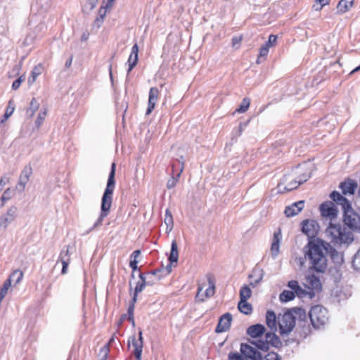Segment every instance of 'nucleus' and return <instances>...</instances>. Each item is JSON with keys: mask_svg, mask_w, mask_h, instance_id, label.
I'll list each match as a JSON object with an SVG mask.
<instances>
[{"mask_svg": "<svg viewBox=\"0 0 360 360\" xmlns=\"http://www.w3.org/2000/svg\"><path fill=\"white\" fill-rule=\"evenodd\" d=\"M304 252L305 258L309 260V269L318 273H324L327 269V259L324 252L330 255L331 260L336 264H341L344 261L341 252L321 239H314L307 243Z\"/></svg>", "mask_w": 360, "mask_h": 360, "instance_id": "obj_1", "label": "nucleus"}, {"mask_svg": "<svg viewBox=\"0 0 360 360\" xmlns=\"http://www.w3.org/2000/svg\"><path fill=\"white\" fill-rule=\"evenodd\" d=\"M115 168L116 165H111L108 175L107 186L101 198V213L91 228L86 231L87 233L102 226L103 219L109 214L112 202V195L115 187Z\"/></svg>", "mask_w": 360, "mask_h": 360, "instance_id": "obj_2", "label": "nucleus"}, {"mask_svg": "<svg viewBox=\"0 0 360 360\" xmlns=\"http://www.w3.org/2000/svg\"><path fill=\"white\" fill-rule=\"evenodd\" d=\"M326 232L328 236H330L331 243L335 245H341L344 244L348 245L354 240L352 233L339 224H335L330 222Z\"/></svg>", "mask_w": 360, "mask_h": 360, "instance_id": "obj_3", "label": "nucleus"}, {"mask_svg": "<svg viewBox=\"0 0 360 360\" xmlns=\"http://www.w3.org/2000/svg\"><path fill=\"white\" fill-rule=\"evenodd\" d=\"M309 317L314 328L319 329L324 326L328 321V310L321 305L312 307L309 312Z\"/></svg>", "mask_w": 360, "mask_h": 360, "instance_id": "obj_4", "label": "nucleus"}, {"mask_svg": "<svg viewBox=\"0 0 360 360\" xmlns=\"http://www.w3.org/2000/svg\"><path fill=\"white\" fill-rule=\"evenodd\" d=\"M345 224L354 231L360 233V215L351 207L344 212Z\"/></svg>", "mask_w": 360, "mask_h": 360, "instance_id": "obj_5", "label": "nucleus"}, {"mask_svg": "<svg viewBox=\"0 0 360 360\" xmlns=\"http://www.w3.org/2000/svg\"><path fill=\"white\" fill-rule=\"evenodd\" d=\"M279 330L281 335L290 333L295 326V317L292 316V312L289 310L284 313L282 318L279 320Z\"/></svg>", "mask_w": 360, "mask_h": 360, "instance_id": "obj_6", "label": "nucleus"}, {"mask_svg": "<svg viewBox=\"0 0 360 360\" xmlns=\"http://www.w3.org/2000/svg\"><path fill=\"white\" fill-rule=\"evenodd\" d=\"M319 228L318 222L314 219H305L302 222V231L308 236V243L314 239H320L316 237Z\"/></svg>", "mask_w": 360, "mask_h": 360, "instance_id": "obj_7", "label": "nucleus"}, {"mask_svg": "<svg viewBox=\"0 0 360 360\" xmlns=\"http://www.w3.org/2000/svg\"><path fill=\"white\" fill-rule=\"evenodd\" d=\"M240 355L245 359L263 360L262 354L255 347L247 343L240 344Z\"/></svg>", "mask_w": 360, "mask_h": 360, "instance_id": "obj_8", "label": "nucleus"}, {"mask_svg": "<svg viewBox=\"0 0 360 360\" xmlns=\"http://www.w3.org/2000/svg\"><path fill=\"white\" fill-rule=\"evenodd\" d=\"M320 212L322 217H328L330 221L338 216V209L331 201H326L321 204Z\"/></svg>", "mask_w": 360, "mask_h": 360, "instance_id": "obj_9", "label": "nucleus"}, {"mask_svg": "<svg viewBox=\"0 0 360 360\" xmlns=\"http://www.w3.org/2000/svg\"><path fill=\"white\" fill-rule=\"evenodd\" d=\"M32 174V168L30 165H26L22 170L19 176L18 182L15 187V189L18 190L20 193L24 191L25 186L28 182Z\"/></svg>", "mask_w": 360, "mask_h": 360, "instance_id": "obj_10", "label": "nucleus"}, {"mask_svg": "<svg viewBox=\"0 0 360 360\" xmlns=\"http://www.w3.org/2000/svg\"><path fill=\"white\" fill-rule=\"evenodd\" d=\"M18 209L15 206H11L5 214L0 217V226L6 229L13 222L17 216Z\"/></svg>", "mask_w": 360, "mask_h": 360, "instance_id": "obj_11", "label": "nucleus"}, {"mask_svg": "<svg viewBox=\"0 0 360 360\" xmlns=\"http://www.w3.org/2000/svg\"><path fill=\"white\" fill-rule=\"evenodd\" d=\"M231 321L232 315L230 313L227 312L223 314L219 320L215 332L221 333L228 330L231 327Z\"/></svg>", "mask_w": 360, "mask_h": 360, "instance_id": "obj_12", "label": "nucleus"}, {"mask_svg": "<svg viewBox=\"0 0 360 360\" xmlns=\"http://www.w3.org/2000/svg\"><path fill=\"white\" fill-rule=\"evenodd\" d=\"M131 343L134 349L133 351L134 355H141L143 347V338L142 330L139 329V338L136 339L135 335H132L129 339V345Z\"/></svg>", "mask_w": 360, "mask_h": 360, "instance_id": "obj_13", "label": "nucleus"}, {"mask_svg": "<svg viewBox=\"0 0 360 360\" xmlns=\"http://www.w3.org/2000/svg\"><path fill=\"white\" fill-rule=\"evenodd\" d=\"M357 186V183L354 180L347 179L340 183L339 188L344 195H353Z\"/></svg>", "mask_w": 360, "mask_h": 360, "instance_id": "obj_14", "label": "nucleus"}, {"mask_svg": "<svg viewBox=\"0 0 360 360\" xmlns=\"http://www.w3.org/2000/svg\"><path fill=\"white\" fill-rule=\"evenodd\" d=\"M304 201L300 200L287 206L284 213L287 217H292L300 213L304 208Z\"/></svg>", "mask_w": 360, "mask_h": 360, "instance_id": "obj_15", "label": "nucleus"}, {"mask_svg": "<svg viewBox=\"0 0 360 360\" xmlns=\"http://www.w3.org/2000/svg\"><path fill=\"white\" fill-rule=\"evenodd\" d=\"M330 198L338 205L342 206L343 212H345L346 210L349 208H351L352 207L350 202L345 197L342 195L339 192L336 191H333L330 194Z\"/></svg>", "mask_w": 360, "mask_h": 360, "instance_id": "obj_16", "label": "nucleus"}, {"mask_svg": "<svg viewBox=\"0 0 360 360\" xmlns=\"http://www.w3.org/2000/svg\"><path fill=\"white\" fill-rule=\"evenodd\" d=\"M159 90L157 87H151L149 91L148 105L146 115H150L155 108V104L158 100Z\"/></svg>", "mask_w": 360, "mask_h": 360, "instance_id": "obj_17", "label": "nucleus"}, {"mask_svg": "<svg viewBox=\"0 0 360 360\" xmlns=\"http://www.w3.org/2000/svg\"><path fill=\"white\" fill-rule=\"evenodd\" d=\"M59 261L61 262V264L63 265L61 274H65L68 271V265L70 262V254H69V247H64L61 250L60 255H59L58 262Z\"/></svg>", "mask_w": 360, "mask_h": 360, "instance_id": "obj_18", "label": "nucleus"}, {"mask_svg": "<svg viewBox=\"0 0 360 360\" xmlns=\"http://www.w3.org/2000/svg\"><path fill=\"white\" fill-rule=\"evenodd\" d=\"M281 239V229L279 228L274 233V237L272 239L271 253L273 257H277L279 253V247Z\"/></svg>", "mask_w": 360, "mask_h": 360, "instance_id": "obj_19", "label": "nucleus"}, {"mask_svg": "<svg viewBox=\"0 0 360 360\" xmlns=\"http://www.w3.org/2000/svg\"><path fill=\"white\" fill-rule=\"evenodd\" d=\"M265 330L266 328L264 325L257 323L252 325L247 328V334L252 338H257L262 337Z\"/></svg>", "mask_w": 360, "mask_h": 360, "instance_id": "obj_20", "label": "nucleus"}, {"mask_svg": "<svg viewBox=\"0 0 360 360\" xmlns=\"http://www.w3.org/2000/svg\"><path fill=\"white\" fill-rule=\"evenodd\" d=\"M162 272V269H157L144 274V278L148 281V285H152L160 281L163 277Z\"/></svg>", "mask_w": 360, "mask_h": 360, "instance_id": "obj_21", "label": "nucleus"}, {"mask_svg": "<svg viewBox=\"0 0 360 360\" xmlns=\"http://www.w3.org/2000/svg\"><path fill=\"white\" fill-rule=\"evenodd\" d=\"M264 274V273L262 269L257 266L255 267L248 276L249 278H255L250 282V285L252 288L256 287L262 281Z\"/></svg>", "mask_w": 360, "mask_h": 360, "instance_id": "obj_22", "label": "nucleus"}, {"mask_svg": "<svg viewBox=\"0 0 360 360\" xmlns=\"http://www.w3.org/2000/svg\"><path fill=\"white\" fill-rule=\"evenodd\" d=\"M138 53L139 46L138 44L136 43L131 48V51L127 60V63L129 65V68L127 70L128 73L130 72L137 64Z\"/></svg>", "mask_w": 360, "mask_h": 360, "instance_id": "obj_23", "label": "nucleus"}, {"mask_svg": "<svg viewBox=\"0 0 360 360\" xmlns=\"http://www.w3.org/2000/svg\"><path fill=\"white\" fill-rule=\"evenodd\" d=\"M307 283L309 285V288L315 290L316 292H319L322 290V285L320 279L315 275H309L306 278Z\"/></svg>", "mask_w": 360, "mask_h": 360, "instance_id": "obj_24", "label": "nucleus"}, {"mask_svg": "<svg viewBox=\"0 0 360 360\" xmlns=\"http://www.w3.org/2000/svg\"><path fill=\"white\" fill-rule=\"evenodd\" d=\"M265 339L268 342V345H270L274 347H279L281 346V341L278 335H276L274 332H268L265 334Z\"/></svg>", "mask_w": 360, "mask_h": 360, "instance_id": "obj_25", "label": "nucleus"}, {"mask_svg": "<svg viewBox=\"0 0 360 360\" xmlns=\"http://www.w3.org/2000/svg\"><path fill=\"white\" fill-rule=\"evenodd\" d=\"M266 323L273 331L276 330V316L274 311L268 310L266 314Z\"/></svg>", "mask_w": 360, "mask_h": 360, "instance_id": "obj_26", "label": "nucleus"}, {"mask_svg": "<svg viewBox=\"0 0 360 360\" xmlns=\"http://www.w3.org/2000/svg\"><path fill=\"white\" fill-rule=\"evenodd\" d=\"M354 0H340L337 6L338 13L342 14L350 10L354 5Z\"/></svg>", "mask_w": 360, "mask_h": 360, "instance_id": "obj_27", "label": "nucleus"}, {"mask_svg": "<svg viewBox=\"0 0 360 360\" xmlns=\"http://www.w3.org/2000/svg\"><path fill=\"white\" fill-rule=\"evenodd\" d=\"M179 259V251L177 243L175 240L172 242L170 255L168 257L169 262L172 264H177Z\"/></svg>", "mask_w": 360, "mask_h": 360, "instance_id": "obj_28", "label": "nucleus"}, {"mask_svg": "<svg viewBox=\"0 0 360 360\" xmlns=\"http://www.w3.org/2000/svg\"><path fill=\"white\" fill-rule=\"evenodd\" d=\"M299 186L297 181L295 179L290 181L287 186H283L282 184L278 185V192L279 193H284L288 191H291Z\"/></svg>", "mask_w": 360, "mask_h": 360, "instance_id": "obj_29", "label": "nucleus"}, {"mask_svg": "<svg viewBox=\"0 0 360 360\" xmlns=\"http://www.w3.org/2000/svg\"><path fill=\"white\" fill-rule=\"evenodd\" d=\"M292 312V316L295 317V321L298 319L301 321H305L307 319L306 311L301 307H295L289 310Z\"/></svg>", "mask_w": 360, "mask_h": 360, "instance_id": "obj_30", "label": "nucleus"}, {"mask_svg": "<svg viewBox=\"0 0 360 360\" xmlns=\"http://www.w3.org/2000/svg\"><path fill=\"white\" fill-rule=\"evenodd\" d=\"M41 70L42 66L40 64L34 67L27 79L30 86L32 85L36 81L37 77L41 74Z\"/></svg>", "mask_w": 360, "mask_h": 360, "instance_id": "obj_31", "label": "nucleus"}, {"mask_svg": "<svg viewBox=\"0 0 360 360\" xmlns=\"http://www.w3.org/2000/svg\"><path fill=\"white\" fill-rule=\"evenodd\" d=\"M238 309L245 315H249L252 311V307L251 304L247 302V300H240L238 304Z\"/></svg>", "mask_w": 360, "mask_h": 360, "instance_id": "obj_32", "label": "nucleus"}, {"mask_svg": "<svg viewBox=\"0 0 360 360\" xmlns=\"http://www.w3.org/2000/svg\"><path fill=\"white\" fill-rule=\"evenodd\" d=\"M249 342L251 345H254L255 347L257 350L260 349L262 351L266 352L269 349L266 339H265V340H249Z\"/></svg>", "mask_w": 360, "mask_h": 360, "instance_id": "obj_33", "label": "nucleus"}, {"mask_svg": "<svg viewBox=\"0 0 360 360\" xmlns=\"http://www.w3.org/2000/svg\"><path fill=\"white\" fill-rule=\"evenodd\" d=\"M15 190L8 188L0 198V207L4 206L6 202L9 200L14 195Z\"/></svg>", "mask_w": 360, "mask_h": 360, "instance_id": "obj_34", "label": "nucleus"}, {"mask_svg": "<svg viewBox=\"0 0 360 360\" xmlns=\"http://www.w3.org/2000/svg\"><path fill=\"white\" fill-rule=\"evenodd\" d=\"M240 300H248L252 295V290L250 287L245 284L240 290Z\"/></svg>", "mask_w": 360, "mask_h": 360, "instance_id": "obj_35", "label": "nucleus"}, {"mask_svg": "<svg viewBox=\"0 0 360 360\" xmlns=\"http://www.w3.org/2000/svg\"><path fill=\"white\" fill-rule=\"evenodd\" d=\"M295 297V293L293 291L285 290L279 296V299L282 302H288L294 300Z\"/></svg>", "mask_w": 360, "mask_h": 360, "instance_id": "obj_36", "label": "nucleus"}, {"mask_svg": "<svg viewBox=\"0 0 360 360\" xmlns=\"http://www.w3.org/2000/svg\"><path fill=\"white\" fill-rule=\"evenodd\" d=\"M139 278L140 281H139L136 283V285L134 289V292L136 293H139L143 291L145 286L148 285V281L144 278V274L140 273L139 274Z\"/></svg>", "mask_w": 360, "mask_h": 360, "instance_id": "obj_37", "label": "nucleus"}, {"mask_svg": "<svg viewBox=\"0 0 360 360\" xmlns=\"http://www.w3.org/2000/svg\"><path fill=\"white\" fill-rule=\"evenodd\" d=\"M23 277V273L22 271L17 269L15 270L9 276L8 279H11V282H14L15 285L18 284Z\"/></svg>", "mask_w": 360, "mask_h": 360, "instance_id": "obj_38", "label": "nucleus"}, {"mask_svg": "<svg viewBox=\"0 0 360 360\" xmlns=\"http://www.w3.org/2000/svg\"><path fill=\"white\" fill-rule=\"evenodd\" d=\"M269 49L264 45H262L260 47L259 53V55H258L257 59V63L259 64L262 61L265 60L266 57L267 56V55L269 53Z\"/></svg>", "mask_w": 360, "mask_h": 360, "instance_id": "obj_39", "label": "nucleus"}, {"mask_svg": "<svg viewBox=\"0 0 360 360\" xmlns=\"http://www.w3.org/2000/svg\"><path fill=\"white\" fill-rule=\"evenodd\" d=\"M39 104L35 98H33L30 102V107L27 110V114L32 117L34 112L38 110Z\"/></svg>", "mask_w": 360, "mask_h": 360, "instance_id": "obj_40", "label": "nucleus"}, {"mask_svg": "<svg viewBox=\"0 0 360 360\" xmlns=\"http://www.w3.org/2000/svg\"><path fill=\"white\" fill-rule=\"evenodd\" d=\"M183 169H184V163L182 162L181 168L180 169V172L176 174V177L172 176V178L168 179V181L167 182V188L168 189H172L176 185V183L178 182V179L180 176L181 173L182 172Z\"/></svg>", "mask_w": 360, "mask_h": 360, "instance_id": "obj_41", "label": "nucleus"}, {"mask_svg": "<svg viewBox=\"0 0 360 360\" xmlns=\"http://www.w3.org/2000/svg\"><path fill=\"white\" fill-rule=\"evenodd\" d=\"M98 1V0H87L86 3L84 5L82 8L83 12L89 13V12L93 11L96 6Z\"/></svg>", "mask_w": 360, "mask_h": 360, "instance_id": "obj_42", "label": "nucleus"}, {"mask_svg": "<svg viewBox=\"0 0 360 360\" xmlns=\"http://www.w3.org/2000/svg\"><path fill=\"white\" fill-rule=\"evenodd\" d=\"M250 104V100L248 98H244L239 105V107L236 110V112H245L248 110Z\"/></svg>", "mask_w": 360, "mask_h": 360, "instance_id": "obj_43", "label": "nucleus"}, {"mask_svg": "<svg viewBox=\"0 0 360 360\" xmlns=\"http://www.w3.org/2000/svg\"><path fill=\"white\" fill-rule=\"evenodd\" d=\"M11 283L12 282L11 281V279H8V278L4 281V285L0 290V297H4V298L5 297V296L6 295V294L8 292L9 288L11 285Z\"/></svg>", "mask_w": 360, "mask_h": 360, "instance_id": "obj_44", "label": "nucleus"}, {"mask_svg": "<svg viewBox=\"0 0 360 360\" xmlns=\"http://www.w3.org/2000/svg\"><path fill=\"white\" fill-rule=\"evenodd\" d=\"M14 104L12 101H10L8 102V106L6 110V112L4 115V118L1 121V122H4L5 120H6L13 112L14 111Z\"/></svg>", "mask_w": 360, "mask_h": 360, "instance_id": "obj_45", "label": "nucleus"}, {"mask_svg": "<svg viewBox=\"0 0 360 360\" xmlns=\"http://www.w3.org/2000/svg\"><path fill=\"white\" fill-rule=\"evenodd\" d=\"M352 266L355 269H360V248L353 257Z\"/></svg>", "mask_w": 360, "mask_h": 360, "instance_id": "obj_46", "label": "nucleus"}, {"mask_svg": "<svg viewBox=\"0 0 360 360\" xmlns=\"http://www.w3.org/2000/svg\"><path fill=\"white\" fill-rule=\"evenodd\" d=\"M109 352L110 349L108 348V345H104L103 347H102L99 352V360H107Z\"/></svg>", "mask_w": 360, "mask_h": 360, "instance_id": "obj_47", "label": "nucleus"}, {"mask_svg": "<svg viewBox=\"0 0 360 360\" xmlns=\"http://www.w3.org/2000/svg\"><path fill=\"white\" fill-rule=\"evenodd\" d=\"M164 221L167 226V231L170 232L174 227L173 217L165 216Z\"/></svg>", "mask_w": 360, "mask_h": 360, "instance_id": "obj_48", "label": "nucleus"}, {"mask_svg": "<svg viewBox=\"0 0 360 360\" xmlns=\"http://www.w3.org/2000/svg\"><path fill=\"white\" fill-rule=\"evenodd\" d=\"M277 40V36L274 34H270L269 37V39L267 41L265 42L264 46H266L267 48H270L275 45Z\"/></svg>", "mask_w": 360, "mask_h": 360, "instance_id": "obj_49", "label": "nucleus"}, {"mask_svg": "<svg viewBox=\"0 0 360 360\" xmlns=\"http://www.w3.org/2000/svg\"><path fill=\"white\" fill-rule=\"evenodd\" d=\"M263 360H281V357L277 353L271 352L266 354Z\"/></svg>", "mask_w": 360, "mask_h": 360, "instance_id": "obj_50", "label": "nucleus"}, {"mask_svg": "<svg viewBox=\"0 0 360 360\" xmlns=\"http://www.w3.org/2000/svg\"><path fill=\"white\" fill-rule=\"evenodd\" d=\"M288 287L292 290L291 291H293L295 293L300 286L297 281L292 280L288 281Z\"/></svg>", "mask_w": 360, "mask_h": 360, "instance_id": "obj_51", "label": "nucleus"}, {"mask_svg": "<svg viewBox=\"0 0 360 360\" xmlns=\"http://www.w3.org/2000/svg\"><path fill=\"white\" fill-rule=\"evenodd\" d=\"M206 277L209 284V288H212L215 289V278L213 274L209 273L206 275Z\"/></svg>", "mask_w": 360, "mask_h": 360, "instance_id": "obj_52", "label": "nucleus"}, {"mask_svg": "<svg viewBox=\"0 0 360 360\" xmlns=\"http://www.w3.org/2000/svg\"><path fill=\"white\" fill-rule=\"evenodd\" d=\"M25 80V78H24V76L22 75L20 76V77H18L16 80H15L13 82V84H12V89L13 90H16L18 89L21 83Z\"/></svg>", "mask_w": 360, "mask_h": 360, "instance_id": "obj_53", "label": "nucleus"}, {"mask_svg": "<svg viewBox=\"0 0 360 360\" xmlns=\"http://www.w3.org/2000/svg\"><path fill=\"white\" fill-rule=\"evenodd\" d=\"M46 115V112H40L38 115L37 119L36 120V125L39 127L41 126V123L44 120Z\"/></svg>", "mask_w": 360, "mask_h": 360, "instance_id": "obj_54", "label": "nucleus"}, {"mask_svg": "<svg viewBox=\"0 0 360 360\" xmlns=\"http://www.w3.org/2000/svg\"><path fill=\"white\" fill-rule=\"evenodd\" d=\"M307 290L303 289L302 287H300L295 292V295H297L300 298H305L307 297Z\"/></svg>", "mask_w": 360, "mask_h": 360, "instance_id": "obj_55", "label": "nucleus"}, {"mask_svg": "<svg viewBox=\"0 0 360 360\" xmlns=\"http://www.w3.org/2000/svg\"><path fill=\"white\" fill-rule=\"evenodd\" d=\"M138 263H139V262L137 259H134L130 260L129 266L132 269V271H134L138 269ZM131 277L134 278V272H132V274H131Z\"/></svg>", "mask_w": 360, "mask_h": 360, "instance_id": "obj_56", "label": "nucleus"}, {"mask_svg": "<svg viewBox=\"0 0 360 360\" xmlns=\"http://www.w3.org/2000/svg\"><path fill=\"white\" fill-rule=\"evenodd\" d=\"M309 178H310V175L304 174L300 176L295 180L297 181V184L300 186V185L302 184L303 183L306 182Z\"/></svg>", "mask_w": 360, "mask_h": 360, "instance_id": "obj_57", "label": "nucleus"}, {"mask_svg": "<svg viewBox=\"0 0 360 360\" xmlns=\"http://www.w3.org/2000/svg\"><path fill=\"white\" fill-rule=\"evenodd\" d=\"M174 264H172L170 262H169V264H168L165 268H162L161 269L162 270V274L163 275V276H165L168 274H169L172 271V266Z\"/></svg>", "mask_w": 360, "mask_h": 360, "instance_id": "obj_58", "label": "nucleus"}, {"mask_svg": "<svg viewBox=\"0 0 360 360\" xmlns=\"http://www.w3.org/2000/svg\"><path fill=\"white\" fill-rule=\"evenodd\" d=\"M104 18H100V16L97 15L96 18L95 19L93 27H96L97 29H99L101 26L102 25L103 22Z\"/></svg>", "mask_w": 360, "mask_h": 360, "instance_id": "obj_59", "label": "nucleus"}, {"mask_svg": "<svg viewBox=\"0 0 360 360\" xmlns=\"http://www.w3.org/2000/svg\"><path fill=\"white\" fill-rule=\"evenodd\" d=\"M110 7H107L106 5L105 6H102L99 10H98V15L100 16V18H104L105 15H106V12H107V9L108 8H110Z\"/></svg>", "mask_w": 360, "mask_h": 360, "instance_id": "obj_60", "label": "nucleus"}, {"mask_svg": "<svg viewBox=\"0 0 360 360\" xmlns=\"http://www.w3.org/2000/svg\"><path fill=\"white\" fill-rule=\"evenodd\" d=\"M134 307L133 304H129L128 309H127V319H132V317H134Z\"/></svg>", "mask_w": 360, "mask_h": 360, "instance_id": "obj_61", "label": "nucleus"}, {"mask_svg": "<svg viewBox=\"0 0 360 360\" xmlns=\"http://www.w3.org/2000/svg\"><path fill=\"white\" fill-rule=\"evenodd\" d=\"M9 181V179L6 176H2L0 179V192H1L4 189V186L8 184Z\"/></svg>", "mask_w": 360, "mask_h": 360, "instance_id": "obj_62", "label": "nucleus"}, {"mask_svg": "<svg viewBox=\"0 0 360 360\" xmlns=\"http://www.w3.org/2000/svg\"><path fill=\"white\" fill-rule=\"evenodd\" d=\"M215 289L212 288H208L205 292V295L207 298L211 297L214 295Z\"/></svg>", "mask_w": 360, "mask_h": 360, "instance_id": "obj_63", "label": "nucleus"}, {"mask_svg": "<svg viewBox=\"0 0 360 360\" xmlns=\"http://www.w3.org/2000/svg\"><path fill=\"white\" fill-rule=\"evenodd\" d=\"M318 1L319 4V7H316V11L321 10L324 6L329 4V0H318Z\"/></svg>", "mask_w": 360, "mask_h": 360, "instance_id": "obj_64", "label": "nucleus"}]
</instances>
